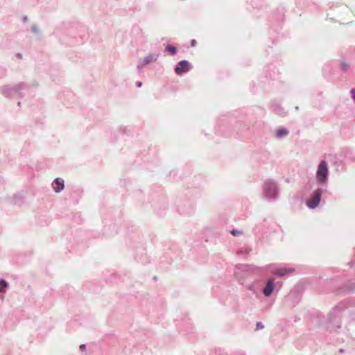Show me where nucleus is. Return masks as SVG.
Wrapping results in <instances>:
<instances>
[{"label":"nucleus","instance_id":"nucleus-4","mask_svg":"<svg viewBox=\"0 0 355 355\" xmlns=\"http://www.w3.org/2000/svg\"><path fill=\"white\" fill-rule=\"evenodd\" d=\"M52 186L55 191L58 193L64 187V180L60 178H56L52 183Z\"/></svg>","mask_w":355,"mask_h":355},{"label":"nucleus","instance_id":"nucleus-5","mask_svg":"<svg viewBox=\"0 0 355 355\" xmlns=\"http://www.w3.org/2000/svg\"><path fill=\"white\" fill-rule=\"evenodd\" d=\"M274 290V284H273V282L272 280H269L266 284V286H265V288H263V293L266 296H269L271 295V293H272Z\"/></svg>","mask_w":355,"mask_h":355},{"label":"nucleus","instance_id":"nucleus-2","mask_svg":"<svg viewBox=\"0 0 355 355\" xmlns=\"http://www.w3.org/2000/svg\"><path fill=\"white\" fill-rule=\"evenodd\" d=\"M321 190L318 189L315 191L313 198L307 202V205L309 208L313 209L318 206L320 200Z\"/></svg>","mask_w":355,"mask_h":355},{"label":"nucleus","instance_id":"nucleus-7","mask_svg":"<svg viewBox=\"0 0 355 355\" xmlns=\"http://www.w3.org/2000/svg\"><path fill=\"white\" fill-rule=\"evenodd\" d=\"M287 134H288V131L285 129H281L277 132V135L279 137L286 135Z\"/></svg>","mask_w":355,"mask_h":355},{"label":"nucleus","instance_id":"nucleus-10","mask_svg":"<svg viewBox=\"0 0 355 355\" xmlns=\"http://www.w3.org/2000/svg\"><path fill=\"white\" fill-rule=\"evenodd\" d=\"M167 51L172 53H176V49L175 47L173 46H168L166 48Z\"/></svg>","mask_w":355,"mask_h":355},{"label":"nucleus","instance_id":"nucleus-11","mask_svg":"<svg viewBox=\"0 0 355 355\" xmlns=\"http://www.w3.org/2000/svg\"><path fill=\"white\" fill-rule=\"evenodd\" d=\"M257 327H258V328H259V329H262V328H263V325L261 322H258V323L257 324Z\"/></svg>","mask_w":355,"mask_h":355},{"label":"nucleus","instance_id":"nucleus-9","mask_svg":"<svg viewBox=\"0 0 355 355\" xmlns=\"http://www.w3.org/2000/svg\"><path fill=\"white\" fill-rule=\"evenodd\" d=\"M287 272L288 271L286 269H282V270H279V272H277V275L278 276H284L287 273Z\"/></svg>","mask_w":355,"mask_h":355},{"label":"nucleus","instance_id":"nucleus-1","mask_svg":"<svg viewBox=\"0 0 355 355\" xmlns=\"http://www.w3.org/2000/svg\"><path fill=\"white\" fill-rule=\"evenodd\" d=\"M328 175L327 164L322 161L320 162L318 171L317 178L321 183H324Z\"/></svg>","mask_w":355,"mask_h":355},{"label":"nucleus","instance_id":"nucleus-15","mask_svg":"<svg viewBox=\"0 0 355 355\" xmlns=\"http://www.w3.org/2000/svg\"><path fill=\"white\" fill-rule=\"evenodd\" d=\"M194 43H195V42L193 40L191 42L192 46H194Z\"/></svg>","mask_w":355,"mask_h":355},{"label":"nucleus","instance_id":"nucleus-8","mask_svg":"<svg viewBox=\"0 0 355 355\" xmlns=\"http://www.w3.org/2000/svg\"><path fill=\"white\" fill-rule=\"evenodd\" d=\"M1 286H0V292L3 291V289L7 286V283L1 279L0 281Z\"/></svg>","mask_w":355,"mask_h":355},{"label":"nucleus","instance_id":"nucleus-16","mask_svg":"<svg viewBox=\"0 0 355 355\" xmlns=\"http://www.w3.org/2000/svg\"><path fill=\"white\" fill-rule=\"evenodd\" d=\"M85 347V345H82L80 346V348H84Z\"/></svg>","mask_w":355,"mask_h":355},{"label":"nucleus","instance_id":"nucleus-13","mask_svg":"<svg viewBox=\"0 0 355 355\" xmlns=\"http://www.w3.org/2000/svg\"><path fill=\"white\" fill-rule=\"evenodd\" d=\"M231 232H232V234L233 235H236V234H239V233L237 230H232Z\"/></svg>","mask_w":355,"mask_h":355},{"label":"nucleus","instance_id":"nucleus-3","mask_svg":"<svg viewBox=\"0 0 355 355\" xmlns=\"http://www.w3.org/2000/svg\"><path fill=\"white\" fill-rule=\"evenodd\" d=\"M190 64L187 61H181L180 62L175 68V71L178 74H182L189 69Z\"/></svg>","mask_w":355,"mask_h":355},{"label":"nucleus","instance_id":"nucleus-14","mask_svg":"<svg viewBox=\"0 0 355 355\" xmlns=\"http://www.w3.org/2000/svg\"><path fill=\"white\" fill-rule=\"evenodd\" d=\"M137 85H138V87H141V82H139V83H137Z\"/></svg>","mask_w":355,"mask_h":355},{"label":"nucleus","instance_id":"nucleus-12","mask_svg":"<svg viewBox=\"0 0 355 355\" xmlns=\"http://www.w3.org/2000/svg\"><path fill=\"white\" fill-rule=\"evenodd\" d=\"M352 98L355 101V89L352 90Z\"/></svg>","mask_w":355,"mask_h":355},{"label":"nucleus","instance_id":"nucleus-6","mask_svg":"<svg viewBox=\"0 0 355 355\" xmlns=\"http://www.w3.org/2000/svg\"><path fill=\"white\" fill-rule=\"evenodd\" d=\"M266 191L267 196L268 197H272L276 193V187H275V185L271 184L270 186V187L268 188V189H266Z\"/></svg>","mask_w":355,"mask_h":355}]
</instances>
